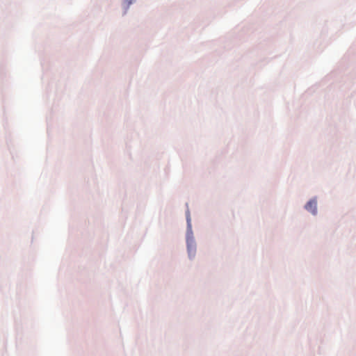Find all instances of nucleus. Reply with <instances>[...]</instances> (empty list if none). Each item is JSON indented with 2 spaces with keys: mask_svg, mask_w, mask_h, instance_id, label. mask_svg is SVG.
<instances>
[{
  "mask_svg": "<svg viewBox=\"0 0 356 356\" xmlns=\"http://www.w3.org/2000/svg\"><path fill=\"white\" fill-rule=\"evenodd\" d=\"M305 209L313 214L316 213L317 203L314 200L309 201L305 205Z\"/></svg>",
  "mask_w": 356,
  "mask_h": 356,
  "instance_id": "1",
  "label": "nucleus"
}]
</instances>
